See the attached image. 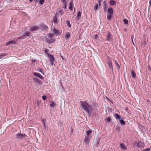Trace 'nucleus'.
Returning <instances> with one entry per match:
<instances>
[{
    "mask_svg": "<svg viewBox=\"0 0 151 151\" xmlns=\"http://www.w3.org/2000/svg\"><path fill=\"white\" fill-rule=\"evenodd\" d=\"M63 2L64 3H65V2H65V0H62Z\"/></svg>",
    "mask_w": 151,
    "mask_h": 151,
    "instance_id": "43",
    "label": "nucleus"
},
{
    "mask_svg": "<svg viewBox=\"0 0 151 151\" xmlns=\"http://www.w3.org/2000/svg\"><path fill=\"white\" fill-rule=\"evenodd\" d=\"M92 131L91 129H89L86 131V135H85L84 142L86 144L88 143L92 138Z\"/></svg>",
    "mask_w": 151,
    "mask_h": 151,
    "instance_id": "2",
    "label": "nucleus"
},
{
    "mask_svg": "<svg viewBox=\"0 0 151 151\" xmlns=\"http://www.w3.org/2000/svg\"><path fill=\"white\" fill-rule=\"evenodd\" d=\"M33 1V0H29V1L31 2H32Z\"/></svg>",
    "mask_w": 151,
    "mask_h": 151,
    "instance_id": "46",
    "label": "nucleus"
},
{
    "mask_svg": "<svg viewBox=\"0 0 151 151\" xmlns=\"http://www.w3.org/2000/svg\"><path fill=\"white\" fill-rule=\"evenodd\" d=\"M108 14L109 15H113V9L110 7L107 10Z\"/></svg>",
    "mask_w": 151,
    "mask_h": 151,
    "instance_id": "15",
    "label": "nucleus"
},
{
    "mask_svg": "<svg viewBox=\"0 0 151 151\" xmlns=\"http://www.w3.org/2000/svg\"><path fill=\"white\" fill-rule=\"evenodd\" d=\"M114 116L117 120H118L122 125H124L125 122L123 120L122 118L118 114L116 113L114 115Z\"/></svg>",
    "mask_w": 151,
    "mask_h": 151,
    "instance_id": "3",
    "label": "nucleus"
},
{
    "mask_svg": "<svg viewBox=\"0 0 151 151\" xmlns=\"http://www.w3.org/2000/svg\"><path fill=\"white\" fill-rule=\"evenodd\" d=\"M48 36L50 39L52 40L53 37V34L50 33L48 35Z\"/></svg>",
    "mask_w": 151,
    "mask_h": 151,
    "instance_id": "30",
    "label": "nucleus"
},
{
    "mask_svg": "<svg viewBox=\"0 0 151 151\" xmlns=\"http://www.w3.org/2000/svg\"><path fill=\"white\" fill-rule=\"evenodd\" d=\"M39 71L42 74H43V75H44V73L42 72V70L40 69V70H39Z\"/></svg>",
    "mask_w": 151,
    "mask_h": 151,
    "instance_id": "40",
    "label": "nucleus"
},
{
    "mask_svg": "<svg viewBox=\"0 0 151 151\" xmlns=\"http://www.w3.org/2000/svg\"><path fill=\"white\" fill-rule=\"evenodd\" d=\"M67 3L66 2H65L64 3V6L63 7L64 9H66L67 8Z\"/></svg>",
    "mask_w": 151,
    "mask_h": 151,
    "instance_id": "34",
    "label": "nucleus"
},
{
    "mask_svg": "<svg viewBox=\"0 0 151 151\" xmlns=\"http://www.w3.org/2000/svg\"><path fill=\"white\" fill-rule=\"evenodd\" d=\"M104 10L105 12H106V5H105L104 6Z\"/></svg>",
    "mask_w": 151,
    "mask_h": 151,
    "instance_id": "38",
    "label": "nucleus"
},
{
    "mask_svg": "<svg viewBox=\"0 0 151 151\" xmlns=\"http://www.w3.org/2000/svg\"><path fill=\"white\" fill-rule=\"evenodd\" d=\"M48 58L50 60L51 65L52 66H53L54 65V62L55 61V58L54 56L50 54H49Z\"/></svg>",
    "mask_w": 151,
    "mask_h": 151,
    "instance_id": "6",
    "label": "nucleus"
},
{
    "mask_svg": "<svg viewBox=\"0 0 151 151\" xmlns=\"http://www.w3.org/2000/svg\"><path fill=\"white\" fill-rule=\"evenodd\" d=\"M62 9H61L60 8H59L57 10V13L58 14L60 13V14L62 15L64 14V12Z\"/></svg>",
    "mask_w": 151,
    "mask_h": 151,
    "instance_id": "18",
    "label": "nucleus"
},
{
    "mask_svg": "<svg viewBox=\"0 0 151 151\" xmlns=\"http://www.w3.org/2000/svg\"><path fill=\"white\" fill-rule=\"evenodd\" d=\"M123 22L124 24H127L128 23V20L126 19H123Z\"/></svg>",
    "mask_w": 151,
    "mask_h": 151,
    "instance_id": "32",
    "label": "nucleus"
},
{
    "mask_svg": "<svg viewBox=\"0 0 151 151\" xmlns=\"http://www.w3.org/2000/svg\"><path fill=\"white\" fill-rule=\"evenodd\" d=\"M149 4L151 6V0H150V1H149Z\"/></svg>",
    "mask_w": 151,
    "mask_h": 151,
    "instance_id": "42",
    "label": "nucleus"
},
{
    "mask_svg": "<svg viewBox=\"0 0 151 151\" xmlns=\"http://www.w3.org/2000/svg\"><path fill=\"white\" fill-rule=\"evenodd\" d=\"M29 32H25L24 33L22 36L19 38V39H24L25 38L24 36H29Z\"/></svg>",
    "mask_w": 151,
    "mask_h": 151,
    "instance_id": "12",
    "label": "nucleus"
},
{
    "mask_svg": "<svg viewBox=\"0 0 151 151\" xmlns=\"http://www.w3.org/2000/svg\"><path fill=\"white\" fill-rule=\"evenodd\" d=\"M55 104L53 101H52L50 102V107H54L55 106Z\"/></svg>",
    "mask_w": 151,
    "mask_h": 151,
    "instance_id": "27",
    "label": "nucleus"
},
{
    "mask_svg": "<svg viewBox=\"0 0 151 151\" xmlns=\"http://www.w3.org/2000/svg\"><path fill=\"white\" fill-rule=\"evenodd\" d=\"M47 97L45 96H42V99L44 100H45L46 99Z\"/></svg>",
    "mask_w": 151,
    "mask_h": 151,
    "instance_id": "37",
    "label": "nucleus"
},
{
    "mask_svg": "<svg viewBox=\"0 0 151 151\" xmlns=\"http://www.w3.org/2000/svg\"><path fill=\"white\" fill-rule=\"evenodd\" d=\"M45 2L44 0H40L39 1V3L41 5H42Z\"/></svg>",
    "mask_w": 151,
    "mask_h": 151,
    "instance_id": "35",
    "label": "nucleus"
},
{
    "mask_svg": "<svg viewBox=\"0 0 151 151\" xmlns=\"http://www.w3.org/2000/svg\"><path fill=\"white\" fill-rule=\"evenodd\" d=\"M109 4L111 5H116V3L114 1L111 0L110 1Z\"/></svg>",
    "mask_w": 151,
    "mask_h": 151,
    "instance_id": "24",
    "label": "nucleus"
},
{
    "mask_svg": "<svg viewBox=\"0 0 151 151\" xmlns=\"http://www.w3.org/2000/svg\"><path fill=\"white\" fill-rule=\"evenodd\" d=\"M47 42L49 43H51L52 42H51L48 39H47Z\"/></svg>",
    "mask_w": 151,
    "mask_h": 151,
    "instance_id": "39",
    "label": "nucleus"
},
{
    "mask_svg": "<svg viewBox=\"0 0 151 151\" xmlns=\"http://www.w3.org/2000/svg\"><path fill=\"white\" fill-rule=\"evenodd\" d=\"M99 6H100L101 5V2H99Z\"/></svg>",
    "mask_w": 151,
    "mask_h": 151,
    "instance_id": "45",
    "label": "nucleus"
},
{
    "mask_svg": "<svg viewBox=\"0 0 151 151\" xmlns=\"http://www.w3.org/2000/svg\"><path fill=\"white\" fill-rule=\"evenodd\" d=\"M70 37V35L69 33L68 32L67 33H66L65 35V38L67 40L68 39H69Z\"/></svg>",
    "mask_w": 151,
    "mask_h": 151,
    "instance_id": "26",
    "label": "nucleus"
},
{
    "mask_svg": "<svg viewBox=\"0 0 151 151\" xmlns=\"http://www.w3.org/2000/svg\"><path fill=\"white\" fill-rule=\"evenodd\" d=\"M97 35H96V36H97Z\"/></svg>",
    "mask_w": 151,
    "mask_h": 151,
    "instance_id": "49",
    "label": "nucleus"
},
{
    "mask_svg": "<svg viewBox=\"0 0 151 151\" xmlns=\"http://www.w3.org/2000/svg\"><path fill=\"white\" fill-rule=\"evenodd\" d=\"M66 23L67 24V26L69 27H71V25L70 24V22L68 20H67L66 21Z\"/></svg>",
    "mask_w": 151,
    "mask_h": 151,
    "instance_id": "31",
    "label": "nucleus"
},
{
    "mask_svg": "<svg viewBox=\"0 0 151 151\" xmlns=\"http://www.w3.org/2000/svg\"><path fill=\"white\" fill-rule=\"evenodd\" d=\"M81 104V107L85 112L88 113L89 115H91L93 111L92 105L88 104L86 101H82Z\"/></svg>",
    "mask_w": 151,
    "mask_h": 151,
    "instance_id": "1",
    "label": "nucleus"
},
{
    "mask_svg": "<svg viewBox=\"0 0 151 151\" xmlns=\"http://www.w3.org/2000/svg\"><path fill=\"white\" fill-rule=\"evenodd\" d=\"M106 40L109 42H111L113 40V37L112 34L108 32L106 35Z\"/></svg>",
    "mask_w": 151,
    "mask_h": 151,
    "instance_id": "4",
    "label": "nucleus"
},
{
    "mask_svg": "<svg viewBox=\"0 0 151 151\" xmlns=\"http://www.w3.org/2000/svg\"><path fill=\"white\" fill-rule=\"evenodd\" d=\"M144 143L143 142L141 141H139L138 142L137 144V146L138 148L139 147H144Z\"/></svg>",
    "mask_w": 151,
    "mask_h": 151,
    "instance_id": "13",
    "label": "nucleus"
},
{
    "mask_svg": "<svg viewBox=\"0 0 151 151\" xmlns=\"http://www.w3.org/2000/svg\"><path fill=\"white\" fill-rule=\"evenodd\" d=\"M53 33L55 35H58L60 34V32L57 29L55 28L53 30Z\"/></svg>",
    "mask_w": 151,
    "mask_h": 151,
    "instance_id": "14",
    "label": "nucleus"
},
{
    "mask_svg": "<svg viewBox=\"0 0 151 151\" xmlns=\"http://www.w3.org/2000/svg\"><path fill=\"white\" fill-rule=\"evenodd\" d=\"M97 35H96V36H97Z\"/></svg>",
    "mask_w": 151,
    "mask_h": 151,
    "instance_id": "50",
    "label": "nucleus"
},
{
    "mask_svg": "<svg viewBox=\"0 0 151 151\" xmlns=\"http://www.w3.org/2000/svg\"><path fill=\"white\" fill-rule=\"evenodd\" d=\"M42 27L43 29H44L45 30H47L48 29V27L47 26L45 25H42Z\"/></svg>",
    "mask_w": 151,
    "mask_h": 151,
    "instance_id": "22",
    "label": "nucleus"
},
{
    "mask_svg": "<svg viewBox=\"0 0 151 151\" xmlns=\"http://www.w3.org/2000/svg\"><path fill=\"white\" fill-rule=\"evenodd\" d=\"M33 79L35 83H37V84L39 85L42 84V83L41 81L38 78L33 77Z\"/></svg>",
    "mask_w": 151,
    "mask_h": 151,
    "instance_id": "7",
    "label": "nucleus"
},
{
    "mask_svg": "<svg viewBox=\"0 0 151 151\" xmlns=\"http://www.w3.org/2000/svg\"><path fill=\"white\" fill-rule=\"evenodd\" d=\"M26 136L25 134H17L16 135V138L18 140L22 139Z\"/></svg>",
    "mask_w": 151,
    "mask_h": 151,
    "instance_id": "5",
    "label": "nucleus"
},
{
    "mask_svg": "<svg viewBox=\"0 0 151 151\" xmlns=\"http://www.w3.org/2000/svg\"><path fill=\"white\" fill-rule=\"evenodd\" d=\"M114 62H115V64L116 67V68L119 70V69H120V67L119 66V65L118 64V63H117L116 60H115Z\"/></svg>",
    "mask_w": 151,
    "mask_h": 151,
    "instance_id": "25",
    "label": "nucleus"
},
{
    "mask_svg": "<svg viewBox=\"0 0 151 151\" xmlns=\"http://www.w3.org/2000/svg\"><path fill=\"white\" fill-rule=\"evenodd\" d=\"M107 63L108 65L109 66V69L110 70H113V68L112 65V64L111 60L110 59L109 60H108Z\"/></svg>",
    "mask_w": 151,
    "mask_h": 151,
    "instance_id": "9",
    "label": "nucleus"
},
{
    "mask_svg": "<svg viewBox=\"0 0 151 151\" xmlns=\"http://www.w3.org/2000/svg\"><path fill=\"white\" fill-rule=\"evenodd\" d=\"M6 55V54L5 53L0 54V59L2 58H5Z\"/></svg>",
    "mask_w": 151,
    "mask_h": 151,
    "instance_id": "23",
    "label": "nucleus"
},
{
    "mask_svg": "<svg viewBox=\"0 0 151 151\" xmlns=\"http://www.w3.org/2000/svg\"><path fill=\"white\" fill-rule=\"evenodd\" d=\"M73 2H71L70 3L69 6V9L71 11H72L73 10Z\"/></svg>",
    "mask_w": 151,
    "mask_h": 151,
    "instance_id": "19",
    "label": "nucleus"
},
{
    "mask_svg": "<svg viewBox=\"0 0 151 151\" xmlns=\"http://www.w3.org/2000/svg\"><path fill=\"white\" fill-rule=\"evenodd\" d=\"M151 150L150 148H147L146 149H145L142 150V151H150Z\"/></svg>",
    "mask_w": 151,
    "mask_h": 151,
    "instance_id": "36",
    "label": "nucleus"
},
{
    "mask_svg": "<svg viewBox=\"0 0 151 151\" xmlns=\"http://www.w3.org/2000/svg\"><path fill=\"white\" fill-rule=\"evenodd\" d=\"M39 28V27L37 26H33L30 27L29 30L31 32H33L37 30Z\"/></svg>",
    "mask_w": 151,
    "mask_h": 151,
    "instance_id": "10",
    "label": "nucleus"
},
{
    "mask_svg": "<svg viewBox=\"0 0 151 151\" xmlns=\"http://www.w3.org/2000/svg\"><path fill=\"white\" fill-rule=\"evenodd\" d=\"M112 15H109L108 14L107 15V19L108 20H110L111 19L112 16Z\"/></svg>",
    "mask_w": 151,
    "mask_h": 151,
    "instance_id": "28",
    "label": "nucleus"
},
{
    "mask_svg": "<svg viewBox=\"0 0 151 151\" xmlns=\"http://www.w3.org/2000/svg\"><path fill=\"white\" fill-rule=\"evenodd\" d=\"M104 4L105 5V1H104Z\"/></svg>",
    "mask_w": 151,
    "mask_h": 151,
    "instance_id": "47",
    "label": "nucleus"
},
{
    "mask_svg": "<svg viewBox=\"0 0 151 151\" xmlns=\"http://www.w3.org/2000/svg\"><path fill=\"white\" fill-rule=\"evenodd\" d=\"M16 44V42L14 41H9L6 44V46H8L9 45H15Z\"/></svg>",
    "mask_w": 151,
    "mask_h": 151,
    "instance_id": "16",
    "label": "nucleus"
},
{
    "mask_svg": "<svg viewBox=\"0 0 151 151\" xmlns=\"http://www.w3.org/2000/svg\"><path fill=\"white\" fill-rule=\"evenodd\" d=\"M131 76L133 78H136V73L134 71H132L131 72Z\"/></svg>",
    "mask_w": 151,
    "mask_h": 151,
    "instance_id": "20",
    "label": "nucleus"
},
{
    "mask_svg": "<svg viewBox=\"0 0 151 151\" xmlns=\"http://www.w3.org/2000/svg\"><path fill=\"white\" fill-rule=\"evenodd\" d=\"M81 12H78V14L77 16H76L77 18L78 19H79L81 17Z\"/></svg>",
    "mask_w": 151,
    "mask_h": 151,
    "instance_id": "21",
    "label": "nucleus"
},
{
    "mask_svg": "<svg viewBox=\"0 0 151 151\" xmlns=\"http://www.w3.org/2000/svg\"><path fill=\"white\" fill-rule=\"evenodd\" d=\"M33 75L36 77H39L40 79H43L44 78V77L42 76L40 73L37 72L33 73Z\"/></svg>",
    "mask_w": 151,
    "mask_h": 151,
    "instance_id": "8",
    "label": "nucleus"
},
{
    "mask_svg": "<svg viewBox=\"0 0 151 151\" xmlns=\"http://www.w3.org/2000/svg\"><path fill=\"white\" fill-rule=\"evenodd\" d=\"M53 21L54 23H57L58 22V19L57 17V14H55L54 17Z\"/></svg>",
    "mask_w": 151,
    "mask_h": 151,
    "instance_id": "17",
    "label": "nucleus"
},
{
    "mask_svg": "<svg viewBox=\"0 0 151 151\" xmlns=\"http://www.w3.org/2000/svg\"><path fill=\"white\" fill-rule=\"evenodd\" d=\"M119 147L121 150H126L127 149L126 145L123 143H121L119 145Z\"/></svg>",
    "mask_w": 151,
    "mask_h": 151,
    "instance_id": "11",
    "label": "nucleus"
},
{
    "mask_svg": "<svg viewBox=\"0 0 151 151\" xmlns=\"http://www.w3.org/2000/svg\"><path fill=\"white\" fill-rule=\"evenodd\" d=\"M105 120L107 122H110L111 121V119L109 118H108L105 119Z\"/></svg>",
    "mask_w": 151,
    "mask_h": 151,
    "instance_id": "33",
    "label": "nucleus"
},
{
    "mask_svg": "<svg viewBox=\"0 0 151 151\" xmlns=\"http://www.w3.org/2000/svg\"><path fill=\"white\" fill-rule=\"evenodd\" d=\"M39 0H34V1H35V3H37V2H38Z\"/></svg>",
    "mask_w": 151,
    "mask_h": 151,
    "instance_id": "41",
    "label": "nucleus"
},
{
    "mask_svg": "<svg viewBox=\"0 0 151 151\" xmlns=\"http://www.w3.org/2000/svg\"><path fill=\"white\" fill-rule=\"evenodd\" d=\"M74 12H75V8H74Z\"/></svg>",
    "mask_w": 151,
    "mask_h": 151,
    "instance_id": "48",
    "label": "nucleus"
},
{
    "mask_svg": "<svg viewBox=\"0 0 151 151\" xmlns=\"http://www.w3.org/2000/svg\"><path fill=\"white\" fill-rule=\"evenodd\" d=\"M99 8V6L98 4H96L95 6L94 7V10L95 11H97Z\"/></svg>",
    "mask_w": 151,
    "mask_h": 151,
    "instance_id": "29",
    "label": "nucleus"
},
{
    "mask_svg": "<svg viewBox=\"0 0 151 151\" xmlns=\"http://www.w3.org/2000/svg\"><path fill=\"white\" fill-rule=\"evenodd\" d=\"M102 0H98V3H99V2H101V1Z\"/></svg>",
    "mask_w": 151,
    "mask_h": 151,
    "instance_id": "44",
    "label": "nucleus"
}]
</instances>
